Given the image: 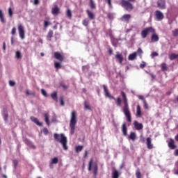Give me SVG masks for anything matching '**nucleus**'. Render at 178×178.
I'll use <instances>...</instances> for the list:
<instances>
[{"instance_id":"53","label":"nucleus","mask_w":178,"mask_h":178,"mask_svg":"<svg viewBox=\"0 0 178 178\" xmlns=\"http://www.w3.org/2000/svg\"><path fill=\"white\" fill-rule=\"evenodd\" d=\"M12 35H15L16 34V27H13L11 31Z\"/></svg>"},{"instance_id":"61","label":"nucleus","mask_w":178,"mask_h":178,"mask_svg":"<svg viewBox=\"0 0 178 178\" xmlns=\"http://www.w3.org/2000/svg\"><path fill=\"white\" fill-rule=\"evenodd\" d=\"M144 67H145V63H143V64H140V69H144Z\"/></svg>"},{"instance_id":"5","label":"nucleus","mask_w":178,"mask_h":178,"mask_svg":"<svg viewBox=\"0 0 178 178\" xmlns=\"http://www.w3.org/2000/svg\"><path fill=\"white\" fill-rule=\"evenodd\" d=\"M136 2V0H121L120 2V6L124 8V10L128 12H131L134 9L133 3Z\"/></svg>"},{"instance_id":"44","label":"nucleus","mask_w":178,"mask_h":178,"mask_svg":"<svg viewBox=\"0 0 178 178\" xmlns=\"http://www.w3.org/2000/svg\"><path fill=\"white\" fill-rule=\"evenodd\" d=\"M41 93L44 97H48V93H47V91L44 89H41Z\"/></svg>"},{"instance_id":"47","label":"nucleus","mask_w":178,"mask_h":178,"mask_svg":"<svg viewBox=\"0 0 178 178\" xmlns=\"http://www.w3.org/2000/svg\"><path fill=\"white\" fill-rule=\"evenodd\" d=\"M19 164V161L16 159L13 160V165H14V168L15 169H16V168H17V165Z\"/></svg>"},{"instance_id":"14","label":"nucleus","mask_w":178,"mask_h":178,"mask_svg":"<svg viewBox=\"0 0 178 178\" xmlns=\"http://www.w3.org/2000/svg\"><path fill=\"white\" fill-rule=\"evenodd\" d=\"M168 147L170 148V149H176L177 146L175 145V140L170 138V141L168 142Z\"/></svg>"},{"instance_id":"12","label":"nucleus","mask_w":178,"mask_h":178,"mask_svg":"<svg viewBox=\"0 0 178 178\" xmlns=\"http://www.w3.org/2000/svg\"><path fill=\"white\" fill-rule=\"evenodd\" d=\"M146 144L148 149H152L154 148V144H152V139L151 138H147Z\"/></svg>"},{"instance_id":"37","label":"nucleus","mask_w":178,"mask_h":178,"mask_svg":"<svg viewBox=\"0 0 178 178\" xmlns=\"http://www.w3.org/2000/svg\"><path fill=\"white\" fill-rule=\"evenodd\" d=\"M15 58H17V59H22V53L19 51H16Z\"/></svg>"},{"instance_id":"57","label":"nucleus","mask_w":178,"mask_h":178,"mask_svg":"<svg viewBox=\"0 0 178 178\" xmlns=\"http://www.w3.org/2000/svg\"><path fill=\"white\" fill-rule=\"evenodd\" d=\"M107 17L110 19H113V15L111 13L107 14Z\"/></svg>"},{"instance_id":"4","label":"nucleus","mask_w":178,"mask_h":178,"mask_svg":"<svg viewBox=\"0 0 178 178\" xmlns=\"http://www.w3.org/2000/svg\"><path fill=\"white\" fill-rule=\"evenodd\" d=\"M76 124H77V113L76 111H73L71 113V118L70 121V134L72 136L74 134V130H76Z\"/></svg>"},{"instance_id":"36","label":"nucleus","mask_w":178,"mask_h":178,"mask_svg":"<svg viewBox=\"0 0 178 178\" xmlns=\"http://www.w3.org/2000/svg\"><path fill=\"white\" fill-rule=\"evenodd\" d=\"M54 67L55 69H60L62 67V65H60V63L59 62H55L54 63Z\"/></svg>"},{"instance_id":"18","label":"nucleus","mask_w":178,"mask_h":178,"mask_svg":"<svg viewBox=\"0 0 178 178\" xmlns=\"http://www.w3.org/2000/svg\"><path fill=\"white\" fill-rule=\"evenodd\" d=\"M86 13L88 15V17L90 19V20H94L95 19V15L92 13L90 10H86Z\"/></svg>"},{"instance_id":"40","label":"nucleus","mask_w":178,"mask_h":178,"mask_svg":"<svg viewBox=\"0 0 178 178\" xmlns=\"http://www.w3.org/2000/svg\"><path fill=\"white\" fill-rule=\"evenodd\" d=\"M75 151H76V152H80L83 151V146H80V145L76 146Z\"/></svg>"},{"instance_id":"28","label":"nucleus","mask_w":178,"mask_h":178,"mask_svg":"<svg viewBox=\"0 0 178 178\" xmlns=\"http://www.w3.org/2000/svg\"><path fill=\"white\" fill-rule=\"evenodd\" d=\"M136 116L141 118V107L140 105H138L136 107Z\"/></svg>"},{"instance_id":"34","label":"nucleus","mask_w":178,"mask_h":178,"mask_svg":"<svg viewBox=\"0 0 178 178\" xmlns=\"http://www.w3.org/2000/svg\"><path fill=\"white\" fill-rule=\"evenodd\" d=\"M89 24H90V19L87 18L83 19L82 22V24L83 26H85V27H87V26H88Z\"/></svg>"},{"instance_id":"15","label":"nucleus","mask_w":178,"mask_h":178,"mask_svg":"<svg viewBox=\"0 0 178 178\" xmlns=\"http://www.w3.org/2000/svg\"><path fill=\"white\" fill-rule=\"evenodd\" d=\"M60 9L58 6V5H54V8H51L52 15H59Z\"/></svg>"},{"instance_id":"9","label":"nucleus","mask_w":178,"mask_h":178,"mask_svg":"<svg viewBox=\"0 0 178 178\" xmlns=\"http://www.w3.org/2000/svg\"><path fill=\"white\" fill-rule=\"evenodd\" d=\"M154 15L158 22H161V20H163V19H165V15H163V13H162V12H161L160 10H156Z\"/></svg>"},{"instance_id":"21","label":"nucleus","mask_w":178,"mask_h":178,"mask_svg":"<svg viewBox=\"0 0 178 178\" xmlns=\"http://www.w3.org/2000/svg\"><path fill=\"white\" fill-rule=\"evenodd\" d=\"M122 131L123 136H127V127H126V123H124L122 127Z\"/></svg>"},{"instance_id":"6","label":"nucleus","mask_w":178,"mask_h":178,"mask_svg":"<svg viewBox=\"0 0 178 178\" xmlns=\"http://www.w3.org/2000/svg\"><path fill=\"white\" fill-rule=\"evenodd\" d=\"M103 89L105 93V96L107 97V98H110V99H114V101H115L117 106H122V99H120V97H118L116 99L115 97L111 95L109 90L105 85H103Z\"/></svg>"},{"instance_id":"50","label":"nucleus","mask_w":178,"mask_h":178,"mask_svg":"<svg viewBox=\"0 0 178 178\" xmlns=\"http://www.w3.org/2000/svg\"><path fill=\"white\" fill-rule=\"evenodd\" d=\"M9 115L8 114V113H5L4 115H3V119L5 120V122H8V118Z\"/></svg>"},{"instance_id":"3","label":"nucleus","mask_w":178,"mask_h":178,"mask_svg":"<svg viewBox=\"0 0 178 178\" xmlns=\"http://www.w3.org/2000/svg\"><path fill=\"white\" fill-rule=\"evenodd\" d=\"M54 138L55 141L61 144L65 151H67V149H69V147H67V138L64 134H54Z\"/></svg>"},{"instance_id":"39","label":"nucleus","mask_w":178,"mask_h":178,"mask_svg":"<svg viewBox=\"0 0 178 178\" xmlns=\"http://www.w3.org/2000/svg\"><path fill=\"white\" fill-rule=\"evenodd\" d=\"M84 108L88 111H91V106H90V104H88L86 101L84 102Z\"/></svg>"},{"instance_id":"35","label":"nucleus","mask_w":178,"mask_h":178,"mask_svg":"<svg viewBox=\"0 0 178 178\" xmlns=\"http://www.w3.org/2000/svg\"><path fill=\"white\" fill-rule=\"evenodd\" d=\"M92 169V159H91L88 163V170H89V172H91Z\"/></svg>"},{"instance_id":"8","label":"nucleus","mask_w":178,"mask_h":178,"mask_svg":"<svg viewBox=\"0 0 178 178\" xmlns=\"http://www.w3.org/2000/svg\"><path fill=\"white\" fill-rule=\"evenodd\" d=\"M54 58L59 60V62H63V60H65V56L63 55V53L56 51L54 52Z\"/></svg>"},{"instance_id":"19","label":"nucleus","mask_w":178,"mask_h":178,"mask_svg":"<svg viewBox=\"0 0 178 178\" xmlns=\"http://www.w3.org/2000/svg\"><path fill=\"white\" fill-rule=\"evenodd\" d=\"M93 175L95 177L98 175V164L97 163H95L93 165Z\"/></svg>"},{"instance_id":"13","label":"nucleus","mask_w":178,"mask_h":178,"mask_svg":"<svg viewBox=\"0 0 178 178\" xmlns=\"http://www.w3.org/2000/svg\"><path fill=\"white\" fill-rule=\"evenodd\" d=\"M121 22H126L129 23L130 19H131V15L130 14H124L121 18Z\"/></svg>"},{"instance_id":"51","label":"nucleus","mask_w":178,"mask_h":178,"mask_svg":"<svg viewBox=\"0 0 178 178\" xmlns=\"http://www.w3.org/2000/svg\"><path fill=\"white\" fill-rule=\"evenodd\" d=\"M9 84H10V87H15V86H16V83H15V81H10Z\"/></svg>"},{"instance_id":"58","label":"nucleus","mask_w":178,"mask_h":178,"mask_svg":"<svg viewBox=\"0 0 178 178\" xmlns=\"http://www.w3.org/2000/svg\"><path fill=\"white\" fill-rule=\"evenodd\" d=\"M138 99H140L141 101H143V102H144V101H145V99H144V96H143V95H139Z\"/></svg>"},{"instance_id":"7","label":"nucleus","mask_w":178,"mask_h":178,"mask_svg":"<svg viewBox=\"0 0 178 178\" xmlns=\"http://www.w3.org/2000/svg\"><path fill=\"white\" fill-rule=\"evenodd\" d=\"M18 33L21 40H24V38H26V32L24 31L23 25H18Z\"/></svg>"},{"instance_id":"31","label":"nucleus","mask_w":178,"mask_h":178,"mask_svg":"<svg viewBox=\"0 0 178 178\" xmlns=\"http://www.w3.org/2000/svg\"><path fill=\"white\" fill-rule=\"evenodd\" d=\"M25 94L27 97L31 95L32 97H35V92H30L29 90H26Z\"/></svg>"},{"instance_id":"59","label":"nucleus","mask_w":178,"mask_h":178,"mask_svg":"<svg viewBox=\"0 0 178 178\" xmlns=\"http://www.w3.org/2000/svg\"><path fill=\"white\" fill-rule=\"evenodd\" d=\"M108 54L111 56V55H113V50L111 49V48H110L109 49H108Z\"/></svg>"},{"instance_id":"32","label":"nucleus","mask_w":178,"mask_h":178,"mask_svg":"<svg viewBox=\"0 0 178 178\" xmlns=\"http://www.w3.org/2000/svg\"><path fill=\"white\" fill-rule=\"evenodd\" d=\"M129 138V140H132L133 141H134L136 140V133L131 132Z\"/></svg>"},{"instance_id":"27","label":"nucleus","mask_w":178,"mask_h":178,"mask_svg":"<svg viewBox=\"0 0 178 178\" xmlns=\"http://www.w3.org/2000/svg\"><path fill=\"white\" fill-rule=\"evenodd\" d=\"M52 37H54V31L50 30L48 32V34L47 35V40H49V41H51V38H52Z\"/></svg>"},{"instance_id":"2","label":"nucleus","mask_w":178,"mask_h":178,"mask_svg":"<svg viewBox=\"0 0 178 178\" xmlns=\"http://www.w3.org/2000/svg\"><path fill=\"white\" fill-rule=\"evenodd\" d=\"M121 95L124 102V106L122 111L125 117L127 118V122L131 123V113H130V108H129V102H127V96L124 91L121 92Z\"/></svg>"},{"instance_id":"64","label":"nucleus","mask_w":178,"mask_h":178,"mask_svg":"<svg viewBox=\"0 0 178 178\" xmlns=\"http://www.w3.org/2000/svg\"><path fill=\"white\" fill-rule=\"evenodd\" d=\"M175 140L178 141V134L175 136Z\"/></svg>"},{"instance_id":"54","label":"nucleus","mask_w":178,"mask_h":178,"mask_svg":"<svg viewBox=\"0 0 178 178\" xmlns=\"http://www.w3.org/2000/svg\"><path fill=\"white\" fill-rule=\"evenodd\" d=\"M143 104L145 109H148V104H147V100H144Z\"/></svg>"},{"instance_id":"11","label":"nucleus","mask_w":178,"mask_h":178,"mask_svg":"<svg viewBox=\"0 0 178 178\" xmlns=\"http://www.w3.org/2000/svg\"><path fill=\"white\" fill-rule=\"evenodd\" d=\"M157 6L159 9H166V2H165V0H159L157 1Z\"/></svg>"},{"instance_id":"48","label":"nucleus","mask_w":178,"mask_h":178,"mask_svg":"<svg viewBox=\"0 0 178 178\" xmlns=\"http://www.w3.org/2000/svg\"><path fill=\"white\" fill-rule=\"evenodd\" d=\"M8 15L10 17H12L13 16V11H12V8H8Z\"/></svg>"},{"instance_id":"45","label":"nucleus","mask_w":178,"mask_h":178,"mask_svg":"<svg viewBox=\"0 0 178 178\" xmlns=\"http://www.w3.org/2000/svg\"><path fill=\"white\" fill-rule=\"evenodd\" d=\"M172 35L173 37H177L178 35V29H175L172 31Z\"/></svg>"},{"instance_id":"23","label":"nucleus","mask_w":178,"mask_h":178,"mask_svg":"<svg viewBox=\"0 0 178 178\" xmlns=\"http://www.w3.org/2000/svg\"><path fill=\"white\" fill-rule=\"evenodd\" d=\"M44 122H46V124H47V126H49V114L44 113Z\"/></svg>"},{"instance_id":"20","label":"nucleus","mask_w":178,"mask_h":178,"mask_svg":"<svg viewBox=\"0 0 178 178\" xmlns=\"http://www.w3.org/2000/svg\"><path fill=\"white\" fill-rule=\"evenodd\" d=\"M51 98H52V99L55 101V102H58V92H54L51 93Z\"/></svg>"},{"instance_id":"29","label":"nucleus","mask_w":178,"mask_h":178,"mask_svg":"<svg viewBox=\"0 0 178 178\" xmlns=\"http://www.w3.org/2000/svg\"><path fill=\"white\" fill-rule=\"evenodd\" d=\"M168 70V65L165 63H161V71L166 72Z\"/></svg>"},{"instance_id":"24","label":"nucleus","mask_w":178,"mask_h":178,"mask_svg":"<svg viewBox=\"0 0 178 178\" xmlns=\"http://www.w3.org/2000/svg\"><path fill=\"white\" fill-rule=\"evenodd\" d=\"M136 58H137V53H133L131 54H129L128 59L129 60H134V59H136Z\"/></svg>"},{"instance_id":"30","label":"nucleus","mask_w":178,"mask_h":178,"mask_svg":"<svg viewBox=\"0 0 178 178\" xmlns=\"http://www.w3.org/2000/svg\"><path fill=\"white\" fill-rule=\"evenodd\" d=\"M170 60H175V59H177V54L172 53L169 56Z\"/></svg>"},{"instance_id":"63","label":"nucleus","mask_w":178,"mask_h":178,"mask_svg":"<svg viewBox=\"0 0 178 178\" xmlns=\"http://www.w3.org/2000/svg\"><path fill=\"white\" fill-rule=\"evenodd\" d=\"M174 155H175V156H178V149H175V151L174 152Z\"/></svg>"},{"instance_id":"22","label":"nucleus","mask_w":178,"mask_h":178,"mask_svg":"<svg viewBox=\"0 0 178 178\" xmlns=\"http://www.w3.org/2000/svg\"><path fill=\"white\" fill-rule=\"evenodd\" d=\"M120 175L119 171L114 170L112 172V178H119Z\"/></svg>"},{"instance_id":"16","label":"nucleus","mask_w":178,"mask_h":178,"mask_svg":"<svg viewBox=\"0 0 178 178\" xmlns=\"http://www.w3.org/2000/svg\"><path fill=\"white\" fill-rule=\"evenodd\" d=\"M134 125L135 129H136L137 130H143V128L144 127L143 124H141L137 121H134Z\"/></svg>"},{"instance_id":"49","label":"nucleus","mask_w":178,"mask_h":178,"mask_svg":"<svg viewBox=\"0 0 178 178\" xmlns=\"http://www.w3.org/2000/svg\"><path fill=\"white\" fill-rule=\"evenodd\" d=\"M49 24H51V23L48 21H44V27L45 29H47V27H48V26H49Z\"/></svg>"},{"instance_id":"43","label":"nucleus","mask_w":178,"mask_h":178,"mask_svg":"<svg viewBox=\"0 0 178 178\" xmlns=\"http://www.w3.org/2000/svg\"><path fill=\"white\" fill-rule=\"evenodd\" d=\"M142 54H143V49H141V48L139 47L136 51V55H138L141 58Z\"/></svg>"},{"instance_id":"38","label":"nucleus","mask_w":178,"mask_h":178,"mask_svg":"<svg viewBox=\"0 0 178 178\" xmlns=\"http://www.w3.org/2000/svg\"><path fill=\"white\" fill-rule=\"evenodd\" d=\"M66 16L68 17L69 19H72V10H70V9L67 10Z\"/></svg>"},{"instance_id":"62","label":"nucleus","mask_w":178,"mask_h":178,"mask_svg":"<svg viewBox=\"0 0 178 178\" xmlns=\"http://www.w3.org/2000/svg\"><path fill=\"white\" fill-rule=\"evenodd\" d=\"M87 155H88V152L86 150L84 152L83 158H87Z\"/></svg>"},{"instance_id":"60","label":"nucleus","mask_w":178,"mask_h":178,"mask_svg":"<svg viewBox=\"0 0 178 178\" xmlns=\"http://www.w3.org/2000/svg\"><path fill=\"white\" fill-rule=\"evenodd\" d=\"M34 5H38L40 3V0H33Z\"/></svg>"},{"instance_id":"17","label":"nucleus","mask_w":178,"mask_h":178,"mask_svg":"<svg viewBox=\"0 0 178 178\" xmlns=\"http://www.w3.org/2000/svg\"><path fill=\"white\" fill-rule=\"evenodd\" d=\"M31 120L32 122H33V123H35V124H37V126H42V122H40V121H38V118H35V117H31Z\"/></svg>"},{"instance_id":"55","label":"nucleus","mask_w":178,"mask_h":178,"mask_svg":"<svg viewBox=\"0 0 178 178\" xmlns=\"http://www.w3.org/2000/svg\"><path fill=\"white\" fill-rule=\"evenodd\" d=\"M158 53H156V52H153V53H152V54H151V56H152V58H155V56H158Z\"/></svg>"},{"instance_id":"46","label":"nucleus","mask_w":178,"mask_h":178,"mask_svg":"<svg viewBox=\"0 0 178 178\" xmlns=\"http://www.w3.org/2000/svg\"><path fill=\"white\" fill-rule=\"evenodd\" d=\"M49 131H48V128H44L43 129V134L44 136H48Z\"/></svg>"},{"instance_id":"41","label":"nucleus","mask_w":178,"mask_h":178,"mask_svg":"<svg viewBox=\"0 0 178 178\" xmlns=\"http://www.w3.org/2000/svg\"><path fill=\"white\" fill-rule=\"evenodd\" d=\"M60 105H61V106H65V101L63 99V96L60 97Z\"/></svg>"},{"instance_id":"10","label":"nucleus","mask_w":178,"mask_h":178,"mask_svg":"<svg viewBox=\"0 0 178 178\" xmlns=\"http://www.w3.org/2000/svg\"><path fill=\"white\" fill-rule=\"evenodd\" d=\"M115 59L117 62L120 63V65H122L123 60H124V57H123V54H120L118 51H117L115 55Z\"/></svg>"},{"instance_id":"56","label":"nucleus","mask_w":178,"mask_h":178,"mask_svg":"<svg viewBox=\"0 0 178 178\" xmlns=\"http://www.w3.org/2000/svg\"><path fill=\"white\" fill-rule=\"evenodd\" d=\"M60 87H62L63 88H64L65 90H66V88H67V86H66L64 83H60Z\"/></svg>"},{"instance_id":"26","label":"nucleus","mask_w":178,"mask_h":178,"mask_svg":"<svg viewBox=\"0 0 178 178\" xmlns=\"http://www.w3.org/2000/svg\"><path fill=\"white\" fill-rule=\"evenodd\" d=\"M136 178H142L143 175L141 174V171L140 170V168H137L136 170Z\"/></svg>"},{"instance_id":"25","label":"nucleus","mask_w":178,"mask_h":178,"mask_svg":"<svg viewBox=\"0 0 178 178\" xmlns=\"http://www.w3.org/2000/svg\"><path fill=\"white\" fill-rule=\"evenodd\" d=\"M89 6L90 9H97V6H95V2H94V0H90Z\"/></svg>"},{"instance_id":"52","label":"nucleus","mask_w":178,"mask_h":178,"mask_svg":"<svg viewBox=\"0 0 178 178\" xmlns=\"http://www.w3.org/2000/svg\"><path fill=\"white\" fill-rule=\"evenodd\" d=\"M106 2L108 3L110 8H112V0H106Z\"/></svg>"},{"instance_id":"33","label":"nucleus","mask_w":178,"mask_h":178,"mask_svg":"<svg viewBox=\"0 0 178 178\" xmlns=\"http://www.w3.org/2000/svg\"><path fill=\"white\" fill-rule=\"evenodd\" d=\"M0 19L1 23H5V17H3V13L2 12V10H0Z\"/></svg>"},{"instance_id":"1","label":"nucleus","mask_w":178,"mask_h":178,"mask_svg":"<svg viewBox=\"0 0 178 178\" xmlns=\"http://www.w3.org/2000/svg\"><path fill=\"white\" fill-rule=\"evenodd\" d=\"M149 33H152L150 38L151 42H158L159 41V35L155 32V29L152 26L147 27L141 31L140 35L142 38H147Z\"/></svg>"},{"instance_id":"42","label":"nucleus","mask_w":178,"mask_h":178,"mask_svg":"<svg viewBox=\"0 0 178 178\" xmlns=\"http://www.w3.org/2000/svg\"><path fill=\"white\" fill-rule=\"evenodd\" d=\"M58 162H59V160L58 159V157H54L52 160H51V164H55L56 165V163H58Z\"/></svg>"}]
</instances>
